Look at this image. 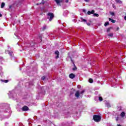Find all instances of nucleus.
I'll return each mask as SVG.
<instances>
[{
	"label": "nucleus",
	"instance_id": "obj_1",
	"mask_svg": "<svg viewBox=\"0 0 126 126\" xmlns=\"http://www.w3.org/2000/svg\"><path fill=\"white\" fill-rule=\"evenodd\" d=\"M47 19H49V21H52L53 19H54V17H55V15H54V13L49 12L47 14Z\"/></svg>",
	"mask_w": 126,
	"mask_h": 126
},
{
	"label": "nucleus",
	"instance_id": "obj_2",
	"mask_svg": "<svg viewBox=\"0 0 126 126\" xmlns=\"http://www.w3.org/2000/svg\"><path fill=\"white\" fill-rule=\"evenodd\" d=\"M93 120L96 123H99L101 121V116L99 115H94L93 116Z\"/></svg>",
	"mask_w": 126,
	"mask_h": 126
},
{
	"label": "nucleus",
	"instance_id": "obj_3",
	"mask_svg": "<svg viewBox=\"0 0 126 126\" xmlns=\"http://www.w3.org/2000/svg\"><path fill=\"white\" fill-rule=\"evenodd\" d=\"M83 93H84V91H82L81 92L77 91V92H76L75 96L77 98H79V97L80 96V94H83Z\"/></svg>",
	"mask_w": 126,
	"mask_h": 126
},
{
	"label": "nucleus",
	"instance_id": "obj_4",
	"mask_svg": "<svg viewBox=\"0 0 126 126\" xmlns=\"http://www.w3.org/2000/svg\"><path fill=\"white\" fill-rule=\"evenodd\" d=\"M63 0H55L58 6H61V3L63 2Z\"/></svg>",
	"mask_w": 126,
	"mask_h": 126
},
{
	"label": "nucleus",
	"instance_id": "obj_5",
	"mask_svg": "<svg viewBox=\"0 0 126 126\" xmlns=\"http://www.w3.org/2000/svg\"><path fill=\"white\" fill-rule=\"evenodd\" d=\"M94 13H95V11L94 10H92V11H89L87 12L88 15H91V14H94Z\"/></svg>",
	"mask_w": 126,
	"mask_h": 126
},
{
	"label": "nucleus",
	"instance_id": "obj_6",
	"mask_svg": "<svg viewBox=\"0 0 126 126\" xmlns=\"http://www.w3.org/2000/svg\"><path fill=\"white\" fill-rule=\"evenodd\" d=\"M29 110V108L27 106H24L22 108V111H24V112H26V111H28Z\"/></svg>",
	"mask_w": 126,
	"mask_h": 126
},
{
	"label": "nucleus",
	"instance_id": "obj_7",
	"mask_svg": "<svg viewBox=\"0 0 126 126\" xmlns=\"http://www.w3.org/2000/svg\"><path fill=\"white\" fill-rule=\"evenodd\" d=\"M55 54V55H57L56 59H59V56H60V52H59V51H56Z\"/></svg>",
	"mask_w": 126,
	"mask_h": 126
},
{
	"label": "nucleus",
	"instance_id": "obj_8",
	"mask_svg": "<svg viewBox=\"0 0 126 126\" xmlns=\"http://www.w3.org/2000/svg\"><path fill=\"white\" fill-rule=\"evenodd\" d=\"M7 52L8 53L9 56L11 57V58H12L13 57V52H9L8 51H7Z\"/></svg>",
	"mask_w": 126,
	"mask_h": 126
},
{
	"label": "nucleus",
	"instance_id": "obj_9",
	"mask_svg": "<svg viewBox=\"0 0 126 126\" xmlns=\"http://www.w3.org/2000/svg\"><path fill=\"white\" fill-rule=\"evenodd\" d=\"M67 14H68V11L67 10L64 11V12L63 13V16H67Z\"/></svg>",
	"mask_w": 126,
	"mask_h": 126
},
{
	"label": "nucleus",
	"instance_id": "obj_10",
	"mask_svg": "<svg viewBox=\"0 0 126 126\" xmlns=\"http://www.w3.org/2000/svg\"><path fill=\"white\" fill-rule=\"evenodd\" d=\"M69 77L70 78H71V79H73L74 77H75V75H74V74H70L69 75Z\"/></svg>",
	"mask_w": 126,
	"mask_h": 126
},
{
	"label": "nucleus",
	"instance_id": "obj_11",
	"mask_svg": "<svg viewBox=\"0 0 126 126\" xmlns=\"http://www.w3.org/2000/svg\"><path fill=\"white\" fill-rule=\"evenodd\" d=\"M120 116L122 118H124L125 116H126V113H125V112H122L121 113Z\"/></svg>",
	"mask_w": 126,
	"mask_h": 126
},
{
	"label": "nucleus",
	"instance_id": "obj_12",
	"mask_svg": "<svg viewBox=\"0 0 126 126\" xmlns=\"http://www.w3.org/2000/svg\"><path fill=\"white\" fill-rule=\"evenodd\" d=\"M109 21H111L112 23H116V20L112 19L111 18H109Z\"/></svg>",
	"mask_w": 126,
	"mask_h": 126
},
{
	"label": "nucleus",
	"instance_id": "obj_13",
	"mask_svg": "<svg viewBox=\"0 0 126 126\" xmlns=\"http://www.w3.org/2000/svg\"><path fill=\"white\" fill-rule=\"evenodd\" d=\"M4 5H5V3H4V2H2L1 4V8H3L4 7Z\"/></svg>",
	"mask_w": 126,
	"mask_h": 126
},
{
	"label": "nucleus",
	"instance_id": "obj_14",
	"mask_svg": "<svg viewBox=\"0 0 126 126\" xmlns=\"http://www.w3.org/2000/svg\"><path fill=\"white\" fill-rule=\"evenodd\" d=\"M93 16L94 17H99V14L97 13H94Z\"/></svg>",
	"mask_w": 126,
	"mask_h": 126
},
{
	"label": "nucleus",
	"instance_id": "obj_15",
	"mask_svg": "<svg viewBox=\"0 0 126 126\" xmlns=\"http://www.w3.org/2000/svg\"><path fill=\"white\" fill-rule=\"evenodd\" d=\"M42 29L43 31H44V30H46V29H47V26H46V25L43 26Z\"/></svg>",
	"mask_w": 126,
	"mask_h": 126
},
{
	"label": "nucleus",
	"instance_id": "obj_16",
	"mask_svg": "<svg viewBox=\"0 0 126 126\" xmlns=\"http://www.w3.org/2000/svg\"><path fill=\"white\" fill-rule=\"evenodd\" d=\"M81 21L82 22H87V21L84 19H83L82 18H81Z\"/></svg>",
	"mask_w": 126,
	"mask_h": 126
},
{
	"label": "nucleus",
	"instance_id": "obj_17",
	"mask_svg": "<svg viewBox=\"0 0 126 126\" xmlns=\"http://www.w3.org/2000/svg\"><path fill=\"white\" fill-rule=\"evenodd\" d=\"M115 1L117 3H122V1H121L120 0H115Z\"/></svg>",
	"mask_w": 126,
	"mask_h": 126
},
{
	"label": "nucleus",
	"instance_id": "obj_18",
	"mask_svg": "<svg viewBox=\"0 0 126 126\" xmlns=\"http://www.w3.org/2000/svg\"><path fill=\"white\" fill-rule=\"evenodd\" d=\"M110 14H111V15H112V16H115V13H114L113 12H110Z\"/></svg>",
	"mask_w": 126,
	"mask_h": 126
},
{
	"label": "nucleus",
	"instance_id": "obj_19",
	"mask_svg": "<svg viewBox=\"0 0 126 126\" xmlns=\"http://www.w3.org/2000/svg\"><path fill=\"white\" fill-rule=\"evenodd\" d=\"M108 25H109V22H105L104 24V26L106 27L108 26Z\"/></svg>",
	"mask_w": 126,
	"mask_h": 126
},
{
	"label": "nucleus",
	"instance_id": "obj_20",
	"mask_svg": "<svg viewBox=\"0 0 126 126\" xmlns=\"http://www.w3.org/2000/svg\"><path fill=\"white\" fill-rule=\"evenodd\" d=\"M93 82V79H89V83H92Z\"/></svg>",
	"mask_w": 126,
	"mask_h": 126
},
{
	"label": "nucleus",
	"instance_id": "obj_21",
	"mask_svg": "<svg viewBox=\"0 0 126 126\" xmlns=\"http://www.w3.org/2000/svg\"><path fill=\"white\" fill-rule=\"evenodd\" d=\"M70 60L71 61V63H74V61H73V60H72V59L71 58V57H70Z\"/></svg>",
	"mask_w": 126,
	"mask_h": 126
},
{
	"label": "nucleus",
	"instance_id": "obj_22",
	"mask_svg": "<svg viewBox=\"0 0 126 126\" xmlns=\"http://www.w3.org/2000/svg\"><path fill=\"white\" fill-rule=\"evenodd\" d=\"M42 80H45L46 79V77L45 76H43L41 78Z\"/></svg>",
	"mask_w": 126,
	"mask_h": 126
},
{
	"label": "nucleus",
	"instance_id": "obj_23",
	"mask_svg": "<svg viewBox=\"0 0 126 126\" xmlns=\"http://www.w3.org/2000/svg\"><path fill=\"white\" fill-rule=\"evenodd\" d=\"M108 36H109V37H113V33H109V34H108Z\"/></svg>",
	"mask_w": 126,
	"mask_h": 126
},
{
	"label": "nucleus",
	"instance_id": "obj_24",
	"mask_svg": "<svg viewBox=\"0 0 126 126\" xmlns=\"http://www.w3.org/2000/svg\"><path fill=\"white\" fill-rule=\"evenodd\" d=\"M98 99L99 101H103V98H102V97H99Z\"/></svg>",
	"mask_w": 126,
	"mask_h": 126
},
{
	"label": "nucleus",
	"instance_id": "obj_25",
	"mask_svg": "<svg viewBox=\"0 0 126 126\" xmlns=\"http://www.w3.org/2000/svg\"><path fill=\"white\" fill-rule=\"evenodd\" d=\"M83 12H84V13H86V10L85 9H83L82 10Z\"/></svg>",
	"mask_w": 126,
	"mask_h": 126
},
{
	"label": "nucleus",
	"instance_id": "obj_26",
	"mask_svg": "<svg viewBox=\"0 0 126 126\" xmlns=\"http://www.w3.org/2000/svg\"><path fill=\"white\" fill-rule=\"evenodd\" d=\"M41 3H42V4H45V1H44V0H42L41 3H40V4H41Z\"/></svg>",
	"mask_w": 126,
	"mask_h": 126
},
{
	"label": "nucleus",
	"instance_id": "obj_27",
	"mask_svg": "<svg viewBox=\"0 0 126 126\" xmlns=\"http://www.w3.org/2000/svg\"><path fill=\"white\" fill-rule=\"evenodd\" d=\"M86 24L88 26H90V25H91V24L90 23H86Z\"/></svg>",
	"mask_w": 126,
	"mask_h": 126
},
{
	"label": "nucleus",
	"instance_id": "obj_28",
	"mask_svg": "<svg viewBox=\"0 0 126 126\" xmlns=\"http://www.w3.org/2000/svg\"><path fill=\"white\" fill-rule=\"evenodd\" d=\"M76 69H77V68L75 66L74 68H73V70H76Z\"/></svg>",
	"mask_w": 126,
	"mask_h": 126
},
{
	"label": "nucleus",
	"instance_id": "obj_29",
	"mask_svg": "<svg viewBox=\"0 0 126 126\" xmlns=\"http://www.w3.org/2000/svg\"><path fill=\"white\" fill-rule=\"evenodd\" d=\"M85 1H86V2H89V0H84Z\"/></svg>",
	"mask_w": 126,
	"mask_h": 126
},
{
	"label": "nucleus",
	"instance_id": "obj_30",
	"mask_svg": "<svg viewBox=\"0 0 126 126\" xmlns=\"http://www.w3.org/2000/svg\"><path fill=\"white\" fill-rule=\"evenodd\" d=\"M4 82H5V83H7V82H8V80H5Z\"/></svg>",
	"mask_w": 126,
	"mask_h": 126
},
{
	"label": "nucleus",
	"instance_id": "obj_31",
	"mask_svg": "<svg viewBox=\"0 0 126 126\" xmlns=\"http://www.w3.org/2000/svg\"><path fill=\"white\" fill-rule=\"evenodd\" d=\"M65 2H66V3H67V2H68V0H65Z\"/></svg>",
	"mask_w": 126,
	"mask_h": 126
},
{
	"label": "nucleus",
	"instance_id": "obj_32",
	"mask_svg": "<svg viewBox=\"0 0 126 126\" xmlns=\"http://www.w3.org/2000/svg\"><path fill=\"white\" fill-rule=\"evenodd\" d=\"M118 30H120V28L119 27L117 28V31H118Z\"/></svg>",
	"mask_w": 126,
	"mask_h": 126
},
{
	"label": "nucleus",
	"instance_id": "obj_33",
	"mask_svg": "<svg viewBox=\"0 0 126 126\" xmlns=\"http://www.w3.org/2000/svg\"><path fill=\"white\" fill-rule=\"evenodd\" d=\"M113 8H116V6H115V5H113Z\"/></svg>",
	"mask_w": 126,
	"mask_h": 126
},
{
	"label": "nucleus",
	"instance_id": "obj_34",
	"mask_svg": "<svg viewBox=\"0 0 126 126\" xmlns=\"http://www.w3.org/2000/svg\"><path fill=\"white\" fill-rule=\"evenodd\" d=\"M2 17V15L0 13V17Z\"/></svg>",
	"mask_w": 126,
	"mask_h": 126
},
{
	"label": "nucleus",
	"instance_id": "obj_35",
	"mask_svg": "<svg viewBox=\"0 0 126 126\" xmlns=\"http://www.w3.org/2000/svg\"><path fill=\"white\" fill-rule=\"evenodd\" d=\"M110 31V29H107V32H109Z\"/></svg>",
	"mask_w": 126,
	"mask_h": 126
},
{
	"label": "nucleus",
	"instance_id": "obj_36",
	"mask_svg": "<svg viewBox=\"0 0 126 126\" xmlns=\"http://www.w3.org/2000/svg\"><path fill=\"white\" fill-rule=\"evenodd\" d=\"M124 19L126 20V16L124 17Z\"/></svg>",
	"mask_w": 126,
	"mask_h": 126
},
{
	"label": "nucleus",
	"instance_id": "obj_37",
	"mask_svg": "<svg viewBox=\"0 0 126 126\" xmlns=\"http://www.w3.org/2000/svg\"><path fill=\"white\" fill-rule=\"evenodd\" d=\"M118 126H121V125H118Z\"/></svg>",
	"mask_w": 126,
	"mask_h": 126
},
{
	"label": "nucleus",
	"instance_id": "obj_38",
	"mask_svg": "<svg viewBox=\"0 0 126 126\" xmlns=\"http://www.w3.org/2000/svg\"><path fill=\"white\" fill-rule=\"evenodd\" d=\"M8 49H9V46H8Z\"/></svg>",
	"mask_w": 126,
	"mask_h": 126
},
{
	"label": "nucleus",
	"instance_id": "obj_39",
	"mask_svg": "<svg viewBox=\"0 0 126 126\" xmlns=\"http://www.w3.org/2000/svg\"><path fill=\"white\" fill-rule=\"evenodd\" d=\"M119 120V119H117L116 120L118 121Z\"/></svg>",
	"mask_w": 126,
	"mask_h": 126
},
{
	"label": "nucleus",
	"instance_id": "obj_40",
	"mask_svg": "<svg viewBox=\"0 0 126 126\" xmlns=\"http://www.w3.org/2000/svg\"><path fill=\"white\" fill-rule=\"evenodd\" d=\"M10 7H11V6H10L9 8H10Z\"/></svg>",
	"mask_w": 126,
	"mask_h": 126
}]
</instances>
